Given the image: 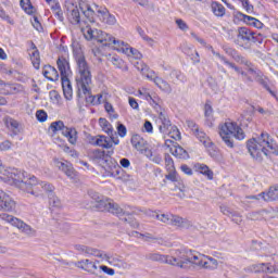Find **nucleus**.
Returning a JSON list of instances; mask_svg holds the SVG:
<instances>
[{
	"mask_svg": "<svg viewBox=\"0 0 278 278\" xmlns=\"http://www.w3.org/2000/svg\"><path fill=\"white\" fill-rule=\"evenodd\" d=\"M12 92H14V87L0 80V94H12Z\"/></svg>",
	"mask_w": 278,
	"mask_h": 278,
	"instance_id": "nucleus-46",
	"label": "nucleus"
},
{
	"mask_svg": "<svg viewBox=\"0 0 278 278\" xmlns=\"http://www.w3.org/2000/svg\"><path fill=\"white\" fill-rule=\"evenodd\" d=\"M29 55H30V60L33 62V66L35 68H40V52H38V49H36V46H34L30 49Z\"/></svg>",
	"mask_w": 278,
	"mask_h": 278,
	"instance_id": "nucleus-33",
	"label": "nucleus"
},
{
	"mask_svg": "<svg viewBox=\"0 0 278 278\" xmlns=\"http://www.w3.org/2000/svg\"><path fill=\"white\" fill-rule=\"evenodd\" d=\"M237 73H239V75H242L243 80L247 81V84H253V81H257L258 84H261V86L267 89V92H269L271 97H277V93H275V91L270 90V87H268V83H266V78H264L262 72L256 71L253 67H249L248 72L239 68V72Z\"/></svg>",
	"mask_w": 278,
	"mask_h": 278,
	"instance_id": "nucleus-9",
	"label": "nucleus"
},
{
	"mask_svg": "<svg viewBox=\"0 0 278 278\" xmlns=\"http://www.w3.org/2000/svg\"><path fill=\"white\" fill-rule=\"evenodd\" d=\"M170 138L174 140H181V134L179 132V129L173 128V131L169 132Z\"/></svg>",
	"mask_w": 278,
	"mask_h": 278,
	"instance_id": "nucleus-60",
	"label": "nucleus"
},
{
	"mask_svg": "<svg viewBox=\"0 0 278 278\" xmlns=\"http://www.w3.org/2000/svg\"><path fill=\"white\" fill-rule=\"evenodd\" d=\"M193 136H195L200 142H202L205 149H212V147H214L212 139H210V137L203 130H197Z\"/></svg>",
	"mask_w": 278,
	"mask_h": 278,
	"instance_id": "nucleus-32",
	"label": "nucleus"
},
{
	"mask_svg": "<svg viewBox=\"0 0 278 278\" xmlns=\"http://www.w3.org/2000/svg\"><path fill=\"white\" fill-rule=\"evenodd\" d=\"M247 147L251 157L257 162H262L264 156L270 155V153H277L278 149L268 132H262L258 137L248 140Z\"/></svg>",
	"mask_w": 278,
	"mask_h": 278,
	"instance_id": "nucleus-1",
	"label": "nucleus"
},
{
	"mask_svg": "<svg viewBox=\"0 0 278 278\" xmlns=\"http://www.w3.org/2000/svg\"><path fill=\"white\" fill-rule=\"evenodd\" d=\"M111 63L113 66H116V68H123L125 62L123 61V59L118 58V56H112L111 58Z\"/></svg>",
	"mask_w": 278,
	"mask_h": 278,
	"instance_id": "nucleus-51",
	"label": "nucleus"
},
{
	"mask_svg": "<svg viewBox=\"0 0 278 278\" xmlns=\"http://www.w3.org/2000/svg\"><path fill=\"white\" fill-rule=\"evenodd\" d=\"M211 52L213 53V55H215L216 58L222 60V62H224V64L229 66V68H233V71H236V73H240V67H238V66H236V64L229 62L225 56L220 55V53L216 52L214 49Z\"/></svg>",
	"mask_w": 278,
	"mask_h": 278,
	"instance_id": "nucleus-40",
	"label": "nucleus"
},
{
	"mask_svg": "<svg viewBox=\"0 0 278 278\" xmlns=\"http://www.w3.org/2000/svg\"><path fill=\"white\" fill-rule=\"evenodd\" d=\"M54 166L59 168V170H62L68 177V179H76L77 178V172L73 167V165L68 162H62L58 159H54Z\"/></svg>",
	"mask_w": 278,
	"mask_h": 278,
	"instance_id": "nucleus-20",
	"label": "nucleus"
},
{
	"mask_svg": "<svg viewBox=\"0 0 278 278\" xmlns=\"http://www.w3.org/2000/svg\"><path fill=\"white\" fill-rule=\"evenodd\" d=\"M252 273H265L266 275H278V263H258L252 265Z\"/></svg>",
	"mask_w": 278,
	"mask_h": 278,
	"instance_id": "nucleus-18",
	"label": "nucleus"
},
{
	"mask_svg": "<svg viewBox=\"0 0 278 278\" xmlns=\"http://www.w3.org/2000/svg\"><path fill=\"white\" fill-rule=\"evenodd\" d=\"M31 25L35 27L37 31H42V24H40V21H38L37 16H34L31 20Z\"/></svg>",
	"mask_w": 278,
	"mask_h": 278,
	"instance_id": "nucleus-55",
	"label": "nucleus"
},
{
	"mask_svg": "<svg viewBox=\"0 0 278 278\" xmlns=\"http://www.w3.org/2000/svg\"><path fill=\"white\" fill-rule=\"evenodd\" d=\"M39 186H41V181H38L36 176H31L29 178L28 189H26L24 192L33 194V197H42V187Z\"/></svg>",
	"mask_w": 278,
	"mask_h": 278,
	"instance_id": "nucleus-24",
	"label": "nucleus"
},
{
	"mask_svg": "<svg viewBox=\"0 0 278 278\" xmlns=\"http://www.w3.org/2000/svg\"><path fill=\"white\" fill-rule=\"evenodd\" d=\"M155 218H156V220H160V223H164L165 225H170L173 214H170V213H155Z\"/></svg>",
	"mask_w": 278,
	"mask_h": 278,
	"instance_id": "nucleus-41",
	"label": "nucleus"
},
{
	"mask_svg": "<svg viewBox=\"0 0 278 278\" xmlns=\"http://www.w3.org/2000/svg\"><path fill=\"white\" fill-rule=\"evenodd\" d=\"M65 8L67 10V18L72 25H77L79 29L84 33V29L91 25L87 18V21L81 20L79 15V9L72 2H66Z\"/></svg>",
	"mask_w": 278,
	"mask_h": 278,
	"instance_id": "nucleus-10",
	"label": "nucleus"
},
{
	"mask_svg": "<svg viewBox=\"0 0 278 278\" xmlns=\"http://www.w3.org/2000/svg\"><path fill=\"white\" fill-rule=\"evenodd\" d=\"M277 201L278 200V185L270 187L268 192H262L258 195H247L242 203H253V201Z\"/></svg>",
	"mask_w": 278,
	"mask_h": 278,
	"instance_id": "nucleus-13",
	"label": "nucleus"
},
{
	"mask_svg": "<svg viewBox=\"0 0 278 278\" xmlns=\"http://www.w3.org/2000/svg\"><path fill=\"white\" fill-rule=\"evenodd\" d=\"M56 64H58L59 71L61 73V79H68L73 75L68 60L61 56L58 59Z\"/></svg>",
	"mask_w": 278,
	"mask_h": 278,
	"instance_id": "nucleus-23",
	"label": "nucleus"
},
{
	"mask_svg": "<svg viewBox=\"0 0 278 278\" xmlns=\"http://www.w3.org/2000/svg\"><path fill=\"white\" fill-rule=\"evenodd\" d=\"M101 262H106V261H103V258H100V261L85 258L76 262L75 266L76 268H80V270H85L86 273H89V275H98Z\"/></svg>",
	"mask_w": 278,
	"mask_h": 278,
	"instance_id": "nucleus-14",
	"label": "nucleus"
},
{
	"mask_svg": "<svg viewBox=\"0 0 278 278\" xmlns=\"http://www.w3.org/2000/svg\"><path fill=\"white\" fill-rule=\"evenodd\" d=\"M176 25L181 31H188L189 29L188 24L184 20H176Z\"/></svg>",
	"mask_w": 278,
	"mask_h": 278,
	"instance_id": "nucleus-56",
	"label": "nucleus"
},
{
	"mask_svg": "<svg viewBox=\"0 0 278 278\" xmlns=\"http://www.w3.org/2000/svg\"><path fill=\"white\" fill-rule=\"evenodd\" d=\"M155 86L163 92L170 93L173 92V88L170 87V84H168L166 80H164L162 77H159L155 79Z\"/></svg>",
	"mask_w": 278,
	"mask_h": 278,
	"instance_id": "nucleus-34",
	"label": "nucleus"
},
{
	"mask_svg": "<svg viewBox=\"0 0 278 278\" xmlns=\"http://www.w3.org/2000/svg\"><path fill=\"white\" fill-rule=\"evenodd\" d=\"M137 97H140V99H144V101H148L152 108H160L162 103V99H160V96L157 93L151 91V89L147 87H142L137 91Z\"/></svg>",
	"mask_w": 278,
	"mask_h": 278,
	"instance_id": "nucleus-15",
	"label": "nucleus"
},
{
	"mask_svg": "<svg viewBox=\"0 0 278 278\" xmlns=\"http://www.w3.org/2000/svg\"><path fill=\"white\" fill-rule=\"evenodd\" d=\"M12 147H14V143L10 140H4L0 143V152L2 151H12Z\"/></svg>",
	"mask_w": 278,
	"mask_h": 278,
	"instance_id": "nucleus-50",
	"label": "nucleus"
},
{
	"mask_svg": "<svg viewBox=\"0 0 278 278\" xmlns=\"http://www.w3.org/2000/svg\"><path fill=\"white\" fill-rule=\"evenodd\" d=\"M92 157L99 164H101V162H111L112 161V159H110V156L105 155V151H101V150H94L92 152Z\"/></svg>",
	"mask_w": 278,
	"mask_h": 278,
	"instance_id": "nucleus-35",
	"label": "nucleus"
},
{
	"mask_svg": "<svg viewBox=\"0 0 278 278\" xmlns=\"http://www.w3.org/2000/svg\"><path fill=\"white\" fill-rule=\"evenodd\" d=\"M38 188H41L42 192H47L48 197L53 194V191L55 190V187H53V185L46 181H41V185H39Z\"/></svg>",
	"mask_w": 278,
	"mask_h": 278,
	"instance_id": "nucleus-47",
	"label": "nucleus"
},
{
	"mask_svg": "<svg viewBox=\"0 0 278 278\" xmlns=\"http://www.w3.org/2000/svg\"><path fill=\"white\" fill-rule=\"evenodd\" d=\"M238 40H241L242 42H251L252 40H255V33L247 27H241L238 30Z\"/></svg>",
	"mask_w": 278,
	"mask_h": 278,
	"instance_id": "nucleus-27",
	"label": "nucleus"
},
{
	"mask_svg": "<svg viewBox=\"0 0 278 278\" xmlns=\"http://www.w3.org/2000/svg\"><path fill=\"white\" fill-rule=\"evenodd\" d=\"M149 260H152V262H161L162 264H166V255L154 253L149 255Z\"/></svg>",
	"mask_w": 278,
	"mask_h": 278,
	"instance_id": "nucleus-49",
	"label": "nucleus"
},
{
	"mask_svg": "<svg viewBox=\"0 0 278 278\" xmlns=\"http://www.w3.org/2000/svg\"><path fill=\"white\" fill-rule=\"evenodd\" d=\"M49 97L51 101H60V93L56 90H51Z\"/></svg>",
	"mask_w": 278,
	"mask_h": 278,
	"instance_id": "nucleus-64",
	"label": "nucleus"
},
{
	"mask_svg": "<svg viewBox=\"0 0 278 278\" xmlns=\"http://www.w3.org/2000/svg\"><path fill=\"white\" fill-rule=\"evenodd\" d=\"M42 75L46 77V79H49V81H58L60 79L58 70L51 65H46L43 67Z\"/></svg>",
	"mask_w": 278,
	"mask_h": 278,
	"instance_id": "nucleus-28",
	"label": "nucleus"
},
{
	"mask_svg": "<svg viewBox=\"0 0 278 278\" xmlns=\"http://www.w3.org/2000/svg\"><path fill=\"white\" fill-rule=\"evenodd\" d=\"M137 68L142 73V75H146L147 79H150V81H153L155 84V80L160 77L155 74L153 71H149V67L144 65V63L137 62Z\"/></svg>",
	"mask_w": 278,
	"mask_h": 278,
	"instance_id": "nucleus-29",
	"label": "nucleus"
},
{
	"mask_svg": "<svg viewBox=\"0 0 278 278\" xmlns=\"http://www.w3.org/2000/svg\"><path fill=\"white\" fill-rule=\"evenodd\" d=\"M99 270H102V273H105V275H110V277H113V275H115L114 269H112L105 265L100 264Z\"/></svg>",
	"mask_w": 278,
	"mask_h": 278,
	"instance_id": "nucleus-54",
	"label": "nucleus"
},
{
	"mask_svg": "<svg viewBox=\"0 0 278 278\" xmlns=\"http://www.w3.org/2000/svg\"><path fill=\"white\" fill-rule=\"evenodd\" d=\"M131 144L134 149L140 151V153H144L147 157H153V152L148 149L147 140H144L140 135H135L131 138Z\"/></svg>",
	"mask_w": 278,
	"mask_h": 278,
	"instance_id": "nucleus-17",
	"label": "nucleus"
},
{
	"mask_svg": "<svg viewBox=\"0 0 278 278\" xmlns=\"http://www.w3.org/2000/svg\"><path fill=\"white\" fill-rule=\"evenodd\" d=\"M94 147H101L102 149H112L113 144H119L118 139H114V137H105V136H97L93 139Z\"/></svg>",
	"mask_w": 278,
	"mask_h": 278,
	"instance_id": "nucleus-21",
	"label": "nucleus"
},
{
	"mask_svg": "<svg viewBox=\"0 0 278 278\" xmlns=\"http://www.w3.org/2000/svg\"><path fill=\"white\" fill-rule=\"evenodd\" d=\"M243 22L247 23V25H251L252 27H256V29H262L264 27V24L260 22V20L249 16V15H243Z\"/></svg>",
	"mask_w": 278,
	"mask_h": 278,
	"instance_id": "nucleus-38",
	"label": "nucleus"
},
{
	"mask_svg": "<svg viewBox=\"0 0 278 278\" xmlns=\"http://www.w3.org/2000/svg\"><path fill=\"white\" fill-rule=\"evenodd\" d=\"M49 204L51 207H62V201L53 193L49 195Z\"/></svg>",
	"mask_w": 278,
	"mask_h": 278,
	"instance_id": "nucleus-48",
	"label": "nucleus"
},
{
	"mask_svg": "<svg viewBox=\"0 0 278 278\" xmlns=\"http://www.w3.org/2000/svg\"><path fill=\"white\" fill-rule=\"evenodd\" d=\"M241 3L248 14H253V5L249 3V0H241Z\"/></svg>",
	"mask_w": 278,
	"mask_h": 278,
	"instance_id": "nucleus-57",
	"label": "nucleus"
},
{
	"mask_svg": "<svg viewBox=\"0 0 278 278\" xmlns=\"http://www.w3.org/2000/svg\"><path fill=\"white\" fill-rule=\"evenodd\" d=\"M143 40L144 42H147V45H149V47H155V45L157 43L153 38L143 35Z\"/></svg>",
	"mask_w": 278,
	"mask_h": 278,
	"instance_id": "nucleus-63",
	"label": "nucleus"
},
{
	"mask_svg": "<svg viewBox=\"0 0 278 278\" xmlns=\"http://www.w3.org/2000/svg\"><path fill=\"white\" fill-rule=\"evenodd\" d=\"M83 34L86 40H96V42H99L103 47H113L115 50L117 42H121V40H116V38L105 31L92 29L90 24L86 26V29H83Z\"/></svg>",
	"mask_w": 278,
	"mask_h": 278,
	"instance_id": "nucleus-6",
	"label": "nucleus"
},
{
	"mask_svg": "<svg viewBox=\"0 0 278 278\" xmlns=\"http://www.w3.org/2000/svg\"><path fill=\"white\" fill-rule=\"evenodd\" d=\"M14 207H16L14 199L0 189V212H12Z\"/></svg>",
	"mask_w": 278,
	"mask_h": 278,
	"instance_id": "nucleus-19",
	"label": "nucleus"
},
{
	"mask_svg": "<svg viewBox=\"0 0 278 278\" xmlns=\"http://www.w3.org/2000/svg\"><path fill=\"white\" fill-rule=\"evenodd\" d=\"M170 141L166 140L165 144L169 148V153L179 160H188V151L184 150V148L177 143L168 144Z\"/></svg>",
	"mask_w": 278,
	"mask_h": 278,
	"instance_id": "nucleus-25",
	"label": "nucleus"
},
{
	"mask_svg": "<svg viewBox=\"0 0 278 278\" xmlns=\"http://www.w3.org/2000/svg\"><path fill=\"white\" fill-rule=\"evenodd\" d=\"M62 136H64V138H67L70 144H77V129L65 126V128H63Z\"/></svg>",
	"mask_w": 278,
	"mask_h": 278,
	"instance_id": "nucleus-30",
	"label": "nucleus"
},
{
	"mask_svg": "<svg viewBox=\"0 0 278 278\" xmlns=\"http://www.w3.org/2000/svg\"><path fill=\"white\" fill-rule=\"evenodd\" d=\"M62 81V88H63V94L66 99V101H71L73 99V85L71 84V79L63 78Z\"/></svg>",
	"mask_w": 278,
	"mask_h": 278,
	"instance_id": "nucleus-31",
	"label": "nucleus"
},
{
	"mask_svg": "<svg viewBox=\"0 0 278 278\" xmlns=\"http://www.w3.org/2000/svg\"><path fill=\"white\" fill-rule=\"evenodd\" d=\"M211 9L215 16L223 17L226 14L225 7L218 2H212Z\"/></svg>",
	"mask_w": 278,
	"mask_h": 278,
	"instance_id": "nucleus-36",
	"label": "nucleus"
},
{
	"mask_svg": "<svg viewBox=\"0 0 278 278\" xmlns=\"http://www.w3.org/2000/svg\"><path fill=\"white\" fill-rule=\"evenodd\" d=\"M117 134L119 138H125V136H127V127H125V125L123 124H118Z\"/></svg>",
	"mask_w": 278,
	"mask_h": 278,
	"instance_id": "nucleus-53",
	"label": "nucleus"
},
{
	"mask_svg": "<svg viewBox=\"0 0 278 278\" xmlns=\"http://www.w3.org/2000/svg\"><path fill=\"white\" fill-rule=\"evenodd\" d=\"M76 251H79L80 253H86V255H93L94 257H99L100 260L104 262H109L110 255H108L104 252H101L97 249L88 248L86 245L78 244L75 247Z\"/></svg>",
	"mask_w": 278,
	"mask_h": 278,
	"instance_id": "nucleus-22",
	"label": "nucleus"
},
{
	"mask_svg": "<svg viewBox=\"0 0 278 278\" xmlns=\"http://www.w3.org/2000/svg\"><path fill=\"white\" fill-rule=\"evenodd\" d=\"M192 251L178 250L173 255H166L165 264L178 268H188V265L192 264Z\"/></svg>",
	"mask_w": 278,
	"mask_h": 278,
	"instance_id": "nucleus-8",
	"label": "nucleus"
},
{
	"mask_svg": "<svg viewBox=\"0 0 278 278\" xmlns=\"http://www.w3.org/2000/svg\"><path fill=\"white\" fill-rule=\"evenodd\" d=\"M36 117H37L38 121H40V123H45V121H47V112L37 111Z\"/></svg>",
	"mask_w": 278,
	"mask_h": 278,
	"instance_id": "nucleus-59",
	"label": "nucleus"
},
{
	"mask_svg": "<svg viewBox=\"0 0 278 278\" xmlns=\"http://www.w3.org/2000/svg\"><path fill=\"white\" fill-rule=\"evenodd\" d=\"M159 122L161 123V125L159 126L160 131L162 134H166V131H168V127H170V121L166 118L163 113H161L159 116Z\"/></svg>",
	"mask_w": 278,
	"mask_h": 278,
	"instance_id": "nucleus-37",
	"label": "nucleus"
},
{
	"mask_svg": "<svg viewBox=\"0 0 278 278\" xmlns=\"http://www.w3.org/2000/svg\"><path fill=\"white\" fill-rule=\"evenodd\" d=\"M76 60V86L78 94H90V86H92V72L90 65L86 61V56L81 51L74 52Z\"/></svg>",
	"mask_w": 278,
	"mask_h": 278,
	"instance_id": "nucleus-2",
	"label": "nucleus"
},
{
	"mask_svg": "<svg viewBox=\"0 0 278 278\" xmlns=\"http://www.w3.org/2000/svg\"><path fill=\"white\" fill-rule=\"evenodd\" d=\"M165 164H166L167 170H175V164L173 163V159L166 157Z\"/></svg>",
	"mask_w": 278,
	"mask_h": 278,
	"instance_id": "nucleus-62",
	"label": "nucleus"
},
{
	"mask_svg": "<svg viewBox=\"0 0 278 278\" xmlns=\"http://www.w3.org/2000/svg\"><path fill=\"white\" fill-rule=\"evenodd\" d=\"M197 168L199 170V173H201V175H204L205 177H207V179L212 180L214 179V172H212V169H210V167L205 164H198Z\"/></svg>",
	"mask_w": 278,
	"mask_h": 278,
	"instance_id": "nucleus-39",
	"label": "nucleus"
},
{
	"mask_svg": "<svg viewBox=\"0 0 278 278\" xmlns=\"http://www.w3.org/2000/svg\"><path fill=\"white\" fill-rule=\"evenodd\" d=\"M218 134L229 149H233V138L236 140H244L245 138L244 130L238 123L231 121L219 124Z\"/></svg>",
	"mask_w": 278,
	"mask_h": 278,
	"instance_id": "nucleus-5",
	"label": "nucleus"
},
{
	"mask_svg": "<svg viewBox=\"0 0 278 278\" xmlns=\"http://www.w3.org/2000/svg\"><path fill=\"white\" fill-rule=\"evenodd\" d=\"M200 268H206L207 270H216L218 268V261L216 258L205 256L203 254L193 252L192 263Z\"/></svg>",
	"mask_w": 278,
	"mask_h": 278,
	"instance_id": "nucleus-12",
	"label": "nucleus"
},
{
	"mask_svg": "<svg viewBox=\"0 0 278 278\" xmlns=\"http://www.w3.org/2000/svg\"><path fill=\"white\" fill-rule=\"evenodd\" d=\"M0 219L4 220V223H9V225H12L13 227H16L23 233H26V236H36V230L31 228V226L25 224L23 220L7 214V213H1L0 214Z\"/></svg>",
	"mask_w": 278,
	"mask_h": 278,
	"instance_id": "nucleus-11",
	"label": "nucleus"
},
{
	"mask_svg": "<svg viewBox=\"0 0 278 278\" xmlns=\"http://www.w3.org/2000/svg\"><path fill=\"white\" fill-rule=\"evenodd\" d=\"M91 199H93L97 203L96 207L100 210V212H110L111 214H115L116 216H130L131 213L121 208L118 204L114 203L111 199H108L99 193H91Z\"/></svg>",
	"mask_w": 278,
	"mask_h": 278,
	"instance_id": "nucleus-7",
	"label": "nucleus"
},
{
	"mask_svg": "<svg viewBox=\"0 0 278 278\" xmlns=\"http://www.w3.org/2000/svg\"><path fill=\"white\" fill-rule=\"evenodd\" d=\"M21 8L26 14H34V12H36V9L31 5V1L29 0H21Z\"/></svg>",
	"mask_w": 278,
	"mask_h": 278,
	"instance_id": "nucleus-45",
	"label": "nucleus"
},
{
	"mask_svg": "<svg viewBox=\"0 0 278 278\" xmlns=\"http://www.w3.org/2000/svg\"><path fill=\"white\" fill-rule=\"evenodd\" d=\"M132 236H136L137 238H142L147 242L153 240V237L150 233L142 235V233H139L138 231H136V232L132 233Z\"/></svg>",
	"mask_w": 278,
	"mask_h": 278,
	"instance_id": "nucleus-58",
	"label": "nucleus"
},
{
	"mask_svg": "<svg viewBox=\"0 0 278 278\" xmlns=\"http://www.w3.org/2000/svg\"><path fill=\"white\" fill-rule=\"evenodd\" d=\"M169 225H172V227H178V229H188V227L192 226V223L187 218L180 217L178 215H172Z\"/></svg>",
	"mask_w": 278,
	"mask_h": 278,
	"instance_id": "nucleus-26",
	"label": "nucleus"
},
{
	"mask_svg": "<svg viewBox=\"0 0 278 278\" xmlns=\"http://www.w3.org/2000/svg\"><path fill=\"white\" fill-rule=\"evenodd\" d=\"M230 218L232 219L233 223H236L237 225H240V223H242V215L238 214V213H232L230 215Z\"/></svg>",
	"mask_w": 278,
	"mask_h": 278,
	"instance_id": "nucleus-61",
	"label": "nucleus"
},
{
	"mask_svg": "<svg viewBox=\"0 0 278 278\" xmlns=\"http://www.w3.org/2000/svg\"><path fill=\"white\" fill-rule=\"evenodd\" d=\"M51 5V9L53 10L55 16H58L59 21H62L64 18V13L62 12V9L60 8V3L51 0V2H48Z\"/></svg>",
	"mask_w": 278,
	"mask_h": 278,
	"instance_id": "nucleus-44",
	"label": "nucleus"
},
{
	"mask_svg": "<svg viewBox=\"0 0 278 278\" xmlns=\"http://www.w3.org/2000/svg\"><path fill=\"white\" fill-rule=\"evenodd\" d=\"M0 173L3 176H0V179H3V181H7V184H10L11 186H15L22 192H25L26 190H29V179H31V175L27 174L25 170H21L17 168H3L0 166Z\"/></svg>",
	"mask_w": 278,
	"mask_h": 278,
	"instance_id": "nucleus-3",
	"label": "nucleus"
},
{
	"mask_svg": "<svg viewBox=\"0 0 278 278\" xmlns=\"http://www.w3.org/2000/svg\"><path fill=\"white\" fill-rule=\"evenodd\" d=\"M79 8L91 25H94L96 12L98 13V18H100L102 23H105L106 25H116V17L114 15L110 14L106 9L100 10L97 4H90L88 0H80Z\"/></svg>",
	"mask_w": 278,
	"mask_h": 278,
	"instance_id": "nucleus-4",
	"label": "nucleus"
},
{
	"mask_svg": "<svg viewBox=\"0 0 278 278\" xmlns=\"http://www.w3.org/2000/svg\"><path fill=\"white\" fill-rule=\"evenodd\" d=\"M109 94L108 93H105V92H102V93H100V94H97V101H96V103H100V105H101V103H108V99H109Z\"/></svg>",
	"mask_w": 278,
	"mask_h": 278,
	"instance_id": "nucleus-52",
	"label": "nucleus"
},
{
	"mask_svg": "<svg viewBox=\"0 0 278 278\" xmlns=\"http://www.w3.org/2000/svg\"><path fill=\"white\" fill-rule=\"evenodd\" d=\"M65 128L66 126L62 121L53 122L50 125V131H52V134H58V131H61V134H63Z\"/></svg>",
	"mask_w": 278,
	"mask_h": 278,
	"instance_id": "nucleus-42",
	"label": "nucleus"
},
{
	"mask_svg": "<svg viewBox=\"0 0 278 278\" xmlns=\"http://www.w3.org/2000/svg\"><path fill=\"white\" fill-rule=\"evenodd\" d=\"M99 125H100V127H102V129L105 134H108L109 136H112V131H114V128H112V124H110V122H108V119L100 118Z\"/></svg>",
	"mask_w": 278,
	"mask_h": 278,
	"instance_id": "nucleus-43",
	"label": "nucleus"
},
{
	"mask_svg": "<svg viewBox=\"0 0 278 278\" xmlns=\"http://www.w3.org/2000/svg\"><path fill=\"white\" fill-rule=\"evenodd\" d=\"M115 51L124 53V55H127L128 58H134V60L142 59V53H140L136 48L129 46V43H125V41L119 40V42L116 43Z\"/></svg>",
	"mask_w": 278,
	"mask_h": 278,
	"instance_id": "nucleus-16",
	"label": "nucleus"
}]
</instances>
